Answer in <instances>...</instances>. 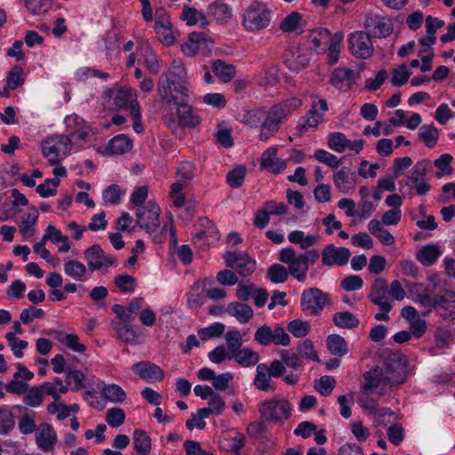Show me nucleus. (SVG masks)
Wrapping results in <instances>:
<instances>
[{
  "instance_id": "nucleus-1",
  "label": "nucleus",
  "mask_w": 455,
  "mask_h": 455,
  "mask_svg": "<svg viewBox=\"0 0 455 455\" xmlns=\"http://www.w3.org/2000/svg\"><path fill=\"white\" fill-rule=\"evenodd\" d=\"M157 90L162 101L167 105L172 104L175 95H181L182 100L186 99L187 93H188V76L180 59H174L168 73L161 76Z\"/></svg>"
},
{
  "instance_id": "nucleus-2",
  "label": "nucleus",
  "mask_w": 455,
  "mask_h": 455,
  "mask_svg": "<svg viewBox=\"0 0 455 455\" xmlns=\"http://www.w3.org/2000/svg\"><path fill=\"white\" fill-rule=\"evenodd\" d=\"M302 102L299 99L291 98L272 106L268 111L264 110L259 135V140L266 141L274 136L279 131L282 123L292 111L299 108Z\"/></svg>"
},
{
  "instance_id": "nucleus-3",
  "label": "nucleus",
  "mask_w": 455,
  "mask_h": 455,
  "mask_svg": "<svg viewBox=\"0 0 455 455\" xmlns=\"http://www.w3.org/2000/svg\"><path fill=\"white\" fill-rule=\"evenodd\" d=\"M271 22V12L266 4L253 1L243 11L242 24L247 31L267 28Z\"/></svg>"
},
{
  "instance_id": "nucleus-4",
  "label": "nucleus",
  "mask_w": 455,
  "mask_h": 455,
  "mask_svg": "<svg viewBox=\"0 0 455 455\" xmlns=\"http://www.w3.org/2000/svg\"><path fill=\"white\" fill-rule=\"evenodd\" d=\"M259 411L263 420L282 424L290 418L291 405L285 399H270L259 403Z\"/></svg>"
},
{
  "instance_id": "nucleus-5",
  "label": "nucleus",
  "mask_w": 455,
  "mask_h": 455,
  "mask_svg": "<svg viewBox=\"0 0 455 455\" xmlns=\"http://www.w3.org/2000/svg\"><path fill=\"white\" fill-rule=\"evenodd\" d=\"M330 304V295L316 287L304 290L300 295L299 306L308 315L316 316Z\"/></svg>"
},
{
  "instance_id": "nucleus-6",
  "label": "nucleus",
  "mask_w": 455,
  "mask_h": 455,
  "mask_svg": "<svg viewBox=\"0 0 455 455\" xmlns=\"http://www.w3.org/2000/svg\"><path fill=\"white\" fill-rule=\"evenodd\" d=\"M407 360L405 355L392 353L384 361V375L389 386L403 384L407 378Z\"/></svg>"
},
{
  "instance_id": "nucleus-7",
  "label": "nucleus",
  "mask_w": 455,
  "mask_h": 455,
  "mask_svg": "<svg viewBox=\"0 0 455 455\" xmlns=\"http://www.w3.org/2000/svg\"><path fill=\"white\" fill-rule=\"evenodd\" d=\"M278 259L288 265L289 275L299 283H304L307 280L308 267L305 262L304 256L296 254L292 247H286L280 251Z\"/></svg>"
},
{
  "instance_id": "nucleus-8",
  "label": "nucleus",
  "mask_w": 455,
  "mask_h": 455,
  "mask_svg": "<svg viewBox=\"0 0 455 455\" xmlns=\"http://www.w3.org/2000/svg\"><path fill=\"white\" fill-rule=\"evenodd\" d=\"M161 209L155 201H148L144 206L137 207L135 216L138 226L152 234L160 227Z\"/></svg>"
},
{
  "instance_id": "nucleus-9",
  "label": "nucleus",
  "mask_w": 455,
  "mask_h": 455,
  "mask_svg": "<svg viewBox=\"0 0 455 455\" xmlns=\"http://www.w3.org/2000/svg\"><path fill=\"white\" fill-rule=\"evenodd\" d=\"M227 267L245 277L256 269V261L246 251H226L223 255Z\"/></svg>"
},
{
  "instance_id": "nucleus-10",
  "label": "nucleus",
  "mask_w": 455,
  "mask_h": 455,
  "mask_svg": "<svg viewBox=\"0 0 455 455\" xmlns=\"http://www.w3.org/2000/svg\"><path fill=\"white\" fill-rule=\"evenodd\" d=\"M349 49L357 59L365 60L373 55L374 47L366 31H355L348 38Z\"/></svg>"
},
{
  "instance_id": "nucleus-11",
  "label": "nucleus",
  "mask_w": 455,
  "mask_h": 455,
  "mask_svg": "<svg viewBox=\"0 0 455 455\" xmlns=\"http://www.w3.org/2000/svg\"><path fill=\"white\" fill-rule=\"evenodd\" d=\"M364 28L370 36L386 38L393 33V23L390 20L377 15L367 14L364 20Z\"/></svg>"
},
{
  "instance_id": "nucleus-12",
  "label": "nucleus",
  "mask_w": 455,
  "mask_h": 455,
  "mask_svg": "<svg viewBox=\"0 0 455 455\" xmlns=\"http://www.w3.org/2000/svg\"><path fill=\"white\" fill-rule=\"evenodd\" d=\"M328 110V104L325 100L319 99L317 100H314L311 104V108L307 113V116L305 120L299 123L297 126V131L299 136H302V134L308 128H315L319 125L320 123L323 120V114Z\"/></svg>"
},
{
  "instance_id": "nucleus-13",
  "label": "nucleus",
  "mask_w": 455,
  "mask_h": 455,
  "mask_svg": "<svg viewBox=\"0 0 455 455\" xmlns=\"http://www.w3.org/2000/svg\"><path fill=\"white\" fill-rule=\"evenodd\" d=\"M84 256L87 261L88 269L92 273L103 267L108 268L116 262L115 258L106 255L99 244L87 248L84 251Z\"/></svg>"
},
{
  "instance_id": "nucleus-14",
  "label": "nucleus",
  "mask_w": 455,
  "mask_h": 455,
  "mask_svg": "<svg viewBox=\"0 0 455 455\" xmlns=\"http://www.w3.org/2000/svg\"><path fill=\"white\" fill-rule=\"evenodd\" d=\"M432 308L444 320L455 319V292L445 290L435 295Z\"/></svg>"
},
{
  "instance_id": "nucleus-15",
  "label": "nucleus",
  "mask_w": 455,
  "mask_h": 455,
  "mask_svg": "<svg viewBox=\"0 0 455 455\" xmlns=\"http://www.w3.org/2000/svg\"><path fill=\"white\" fill-rule=\"evenodd\" d=\"M37 447L44 452L52 451L58 442V436L52 426L44 422L38 425L35 434Z\"/></svg>"
},
{
  "instance_id": "nucleus-16",
  "label": "nucleus",
  "mask_w": 455,
  "mask_h": 455,
  "mask_svg": "<svg viewBox=\"0 0 455 455\" xmlns=\"http://www.w3.org/2000/svg\"><path fill=\"white\" fill-rule=\"evenodd\" d=\"M188 93L185 100L181 99V95H175L172 103L177 106L179 124L185 127H196L200 123V118L194 115L192 107L188 104Z\"/></svg>"
},
{
  "instance_id": "nucleus-17",
  "label": "nucleus",
  "mask_w": 455,
  "mask_h": 455,
  "mask_svg": "<svg viewBox=\"0 0 455 455\" xmlns=\"http://www.w3.org/2000/svg\"><path fill=\"white\" fill-rule=\"evenodd\" d=\"M350 251L346 247L326 245L322 251V263L324 266H344L348 262Z\"/></svg>"
},
{
  "instance_id": "nucleus-18",
  "label": "nucleus",
  "mask_w": 455,
  "mask_h": 455,
  "mask_svg": "<svg viewBox=\"0 0 455 455\" xmlns=\"http://www.w3.org/2000/svg\"><path fill=\"white\" fill-rule=\"evenodd\" d=\"M387 292V280L379 277L372 283L368 298L373 304L377 305L379 309L391 310L393 306L388 301Z\"/></svg>"
},
{
  "instance_id": "nucleus-19",
  "label": "nucleus",
  "mask_w": 455,
  "mask_h": 455,
  "mask_svg": "<svg viewBox=\"0 0 455 455\" xmlns=\"http://www.w3.org/2000/svg\"><path fill=\"white\" fill-rule=\"evenodd\" d=\"M200 226L204 229L199 230L193 237L194 243L198 247L209 246L211 243L218 241L220 233L215 226L208 218L200 219Z\"/></svg>"
},
{
  "instance_id": "nucleus-20",
  "label": "nucleus",
  "mask_w": 455,
  "mask_h": 455,
  "mask_svg": "<svg viewBox=\"0 0 455 455\" xmlns=\"http://www.w3.org/2000/svg\"><path fill=\"white\" fill-rule=\"evenodd\" d=\"M132 371L148 382H159L164 377L163 370L149 361L136 363L132 367Z\"/></svg>"
},
{
  "instance_id": "nucleus-21",
  "label": "nucleus",
  "mask_w": 455,
  "mask_h": 455,
  "mask_svg": "<svg viewBox=\"0 0 455 455\" xmlns=\"http://www.w3.org/2000/svg\"><path fill=\"white\" fill-rule=\"evenodd\" d=\"M213 44V40L208 37L203 32H192L188 36V41L182 44L181 50L187 56H195L199 49L204 45L206 48Z\"/></svg>"
},
{
  "instance_id": "nucleus-22",
  "label": "nucleus",
  "mask_w": 455,
  "mask_h": 455,
  "mask_svg": "<svg viewBox=\"0 0 455 455\" xmlns=\"http://www.w3.org/2000/svg\"><path fill=\"white\" fill-rule=\"evenodd\" d=\"M277 148L275 147L265 150L261 156L259 168L267 170L274 174L281 173L286 168L285 161L276 157Z\"/></svg>"
},
{
  "instance_id": "nucleus-23",
  "label": "nucleus",
  "mask_w": 455,
  "mask_h": 455,
  "mask_svg": "<svg viewBox=\"0 0 455 455\" xmlns=\"http://www.w3.org/2000/svg\"><path fill=\"white\" fill-rule=\"evenodd\" d=\"M363 379L364 383L361 386V390L367 395L371 394L372 390L380 385H389L386 379L382 368L379 366L364 372Z\"/></svg>"
},
{
  "instance_id": "nucleus-24",
  "label": "nucleus",
  "mask_w": 455,
  "mask_h": 455,
  "mask_svg": "<svg viewBox=\"0 0 455 455\" xmlns=\"http://www.w3.org/2000/svg\"><path fill=\"white\" fill-rule=\"evenodd\" d=\"M210 398L209 407L199 409L200 416L197 417L199 427H205L204 419L210 417L211 414L220 415L225 410V402L219 394H214Z\"/></svg>"
},
{
  "instance_id": "nucleus-25",
  "label": "nucleus",
  "mask_w": 455,
  "mask_h": 455,
  "mask_svg": "<svg viewBox=\"0 0 455 455\" xmlns=\"http://www.w3.org/2000/svg\"><path fill=\"white\" fill-rule=\"evenodd\" d=\"M227 312L240 323H247L254 315L253 309L249 305L237 301L229 303Z\"/></svg>"
},
{
  "instance_id": "nucleus-26",
  "label": "nucleus",
  "mask_w": 455,
  "mask_h": 455,
  "mask_svg": "<svg viewBox=\"0 0 455 455\" xmlns=\"http://www.w3.org/2000/svg\"><path fill=\"white\" fill-rule=\"evenodd\" d=\"M132 148V140L125 134H119L111 139L105 150L108 155H123Z\"/></svg>"
},
{
  "instance_id": "nucleus-27",
  "label": "nucleus",
  "mask_w": 455,
  "mask_h": 455,
  "mask_svg": "<svg viewBox=\"0 0 455 455\" xmlns=\"http://www.w3.org/2000/svg\"><path fill=\"white\" fill-rule=\"evenodd\" d=\"M442 255V251L437 244H427L422 246L416 252V259L425 267H430L435 263Z\"/></svg>"
},
{
  "instance_id": "nucleus-28",
  "label": "nucleus",
  "mask_w": 455,
  "mask_h": 455,
  "mask_svg": "<svg viewBox=\"0 0 455 455\" xmlns=\"http://www.w3.org/2000/svg\"><path fill=\"white\" fill-rule=\"evenodd\" d=\"M354 70L347 68H336L331 77V84L337 89L350 87L355 81Z\"/></svg>"
},
{
  "instance_id": "nucleus-29",
  "label": "nucleus",
  "mask_w": 455,
  "mask_h": 455,
  "mask_svg": "<svg viewBox=\"0 0 455 455\" xmlns=\"http://www.w3.org/2000/svg\"><path fill=\"white\" fill-rule=\"evenodd\" d=\"M410 291L416 297V301H418L422 307H432L434 305L435 297H432L431 291L422 283H413Z\"/></svg>"
},
{
  "instance_id": "nucleus-30",
  "label": "nucleus",
  "mask_w": 455,
  "mask_h": 455,
  "mask_svg": "<svg viewBox=\"0 0 455 455\" xmlns=\"http://www.w3.org/2000/svg\"><path fill=\"white\" fill-rule=\"evenodd\" d=\"M212 68L214 75L224 83L231 81L235 76V68L220 60H215Z\"/></svg>"
},
{
  "instance_id": "nucleus-31",
  "label": "nucleus",
  "mask_w": 455,
  "mask_h": 455,
  "mask_svg": "<svg viewBox=\"0 0 455 455\" xmlns=\"http://www.w3.org/2000/svg\"><path fill=\"white\" fill-rule=\"evenodd\" d=\"M333 182L336 188L343 194H348L355 190V181L344 169L334 173Z\"/></svg>"
},
{
  "instance_id": "nucleus-32",
  "label": "nucleus",
  "mask_w": 455,
  "mask_h": 455,
  "mask_svg": "<svg viewBox=\"0 0 455 455\" xmlns=\"http://www.w3.org/2000/svg\"><path fill=\"white\" fill-rule=\"evenodd\" d=\"M233 359L242 367H251L259 363V355L252 349L244 347L235 352Z\"/></svg>"
},
{
  "instance_id": "nucleus-33",
  "label": "nucleus",
  "mask_w": 455,
  "mask_h": 455,
  "mask_svg": "<svg viewBox=\"0 0 455 455\" xmlns=\"http://www.w3.org/2000/svg\"><path fill=\"white\" fill-rule=\"evenodd\" d=\"M101 395L106 400L114 403H122L127 397L125 391L116 384L104 385Z\"/></svg>"
},
{
  "instance_id": "nucleus-34",
  "label": "nucleus",
  "mask_w": 455,
  "mask_h": 455,
  "mask_svg": "<svg viewBox=\"0 0 455 455\" xmlns=\"http://www.w3.org/2000/svg\"><path fill=\"white\" fill-rule=\"evenodd\" d=\"M134 449L139 455H148L151 450V439L146 431L136 429L133 432Z\"/></svg>"
},
{
  "instance_id": "nucleus-35",
  "label": "nucleus",
  "mask_w": 455,
  "mask_h": 455,
  "mask_svg": "<svg viewBox=\"0 0 455 455\" xmlns=\"http://www.w3.org/2000/svg\"><path fill=\"white\" fill-rule=\"evenodd\" d=\"M327 347L331 355L344 356L347 354V345L343 337L339 334H331L326 339Z\"/></svg>"
},
{
  "instance_id": "nucleus-36",
  "label": "nucleus",
  "mask_w": 455,
  "mask_h": 455,
  "mask_svg": "<svg viewBox=\"0 0 455 455\" xmlns=\"http://www.w3.org/2000/svg\"><path fill=\"white\" fill-rule=\"evenodd\" d=\"M86 267L76 259H68L64 263V272L67 275L77 280H86Z\"/></svg>"
},
{
  "instance_id": "nucleus-37",
  "label": "nucleus",
  "mask_w": 455,
  "mask_h": 455,
  "mask_svg": "<svg viewBox=\"0 0 455 455\" xmlns=\"http://www.w3.org/2000/svg\"><path fill=\"white\" fill-rule=\"evenodd\" d=\"M418 136L427 148H432L438 141L439 132L434 124H424L419 128Z\"/></svg>"
},
{
  "instance_id": "nucleus-38",
  "label": "nucleus",
  "mask_w": 455,
  "mask_h": 455,
  "mask_svg": "<svg viewBox=\"0 0 455 455\" xmlns=\"http://www.w3.org/2000/svg\"><path fill=\"white\" fill-rule=\"evenodd\" d=\"M209 15L212 16L219 23H227L232 16L227 4L214 2L208 7Z\"/></svg>"
},
{
  "instance_id": "nucleus-39",
  "label": "nucleus",
  "mask_w": 455,
  "mask_h": 455,
  "mask_svg": "<svg viewBox=\"0 0 455 455\" xmlns=\"http://www.w3.org/2000/svg\"><path fill=\"white\" fill-rule=\"evenodd\" d=\"M430 167L431 161L429 159L425 158L417 162L407 177L408 181L419 182L426 180V176Z\"/></svg>"
},
{
  "instance_id": "nucleus-40",
  "label": "nucleus",
  "mask_w": 455,
  "mask_h": 455,
  "mask_svg": "<svg viewBox=\"0 0 455 455\" xmlns=\"http://www.w3.org/2000/svg\"><path fill=\"white\" fill-rule=\"evenodd\" d=\"M268 367L265 363H259L257 365V374L253 380V385L260 391H268L271 389L270 380L271 376L267 372Z\"/></svg>"
},
{
  "instance_id": "nucleus-41",
  "label": "nucleus",
  "mask_w": 455,
  "mask_h": 455,
  "mask_svg": "<svg viewBox=\"0 0 455 455\" xmlns=\"http://www.w3.org/2000/svg\"><path fill=\"white\" fill-rule=\"evenodd\" d=\"M333 323L339 328L353 329L359 325V320L349 311L337 312L332 316Z\"/></svg>"
},
{
  "instance_id": "nucleus-42",
  "label": "nucleus",
  "mask_w": 455,
  "mask_h": 455,
  "mask_svg": "<svg viewBox=\"0 0 455 455\" xmlns=\"http://www.w3.org/2000/svg\"><path fill=\"white\" fill-rule=\"evenodd\" d=\"M60 148H59L53 140L47 138L43 145H42V152L45 158H47L48 162L51 165H58L60 164Z\"/></svg>"
},
{
  "instance_id": "nucleus-43",
  "label": "nucleus",
  "mask_w": 455,
  "mask_h": 455,
  "mask_svg": "<svg viewBox=\"0 0 455 455\" xmlns=\"http://www.w3.org/2000/svg\"><path fill=\"white\" fill-rule=\"evenodd\" d=\"M225 339L228 351V359L231 360L235 353L241 349L243 338L239 331L231 330L226 333Z\"/></svg>"
},
{
  "instance_id": "nucleus-44",
  "label": "nucleus",
  "mask_w": 455,
  "mask_h": 455,
  "mask_svg": "<svg viewBox=\"0 0 455 455\" xmlns=\"http://www.w3.org/2000/svg\"><path fill=\"white\" fill-rule=\"evenodd\" d=\"M59 342L64 344L67 347L76 353H84L86 350L85 345L80 343L79 337L76 334H64L58 332Z\"/></svg>"
},
{
  "instance_id": "nucleus-45",
  "label": "nucleus",
  "mask_w": 455,
  "mask_h": 455,
  "mask_svg": "<svg viewBox=\"0 0 455 455\" xmlns=\"http://www.w3.org/2000/svg\"><path fill=\"white\" fill-rule=\"evenodd\" d=\"M297 353L301 359L311 360L314 362H320V358L315 350L313 342L307 339L303 340L297 348Z\"/></svg>"
},
{
  "instance_id": "nucleus-46",
  "label": "nucleus",
  "mask_w": 455,
  "mask_h": 455,
  "mask_svg": "<svg viewBox=\"0 0 455 455\" xmlns=\"http://www.w3.org/2000/svg\"><path fill=\"white\" fill-rule=\"evenodd\" d=\"M336 385V380L331 376H323L314 381V388L323 396L331 395Z\"/></svg>"
},
{
  "instance_id": "nucleus-47",
  "label": "nucleus",
  "mask_w": 455,
  "mask_h": 455,
  "mask_svg": "<svg viewBox=\"0 0 455 455\" xmlns=\"http://www.w3.org/2000/svg\"><path fill=\"white\" fill-rule=\"evenodd\" d=\"M15 427L14 416L4 407H0V435H8Z\"/></svg>"
},
{
  "instance_id": "nucleus-48",
  "label": "nucleus",
  "mask_w": 455,
  "mask_h": 455,
  "mask_svg": "<svg viewBox=\"0 0 455 455\" xmlns=\"http://www.w3.org/2000/svg\"><path fill=\"white\" fill-rule=\"evenodd\" d=\"M117 337L124 343H133L137 339V333L132 325L112 323Z\"/></svg>"
},
{
  "instance_id": "nucleus-49",
  "label": "nucleus",
  "mask_w": 455,
  "mask_h": 455,
  "mask_svg": "<svg viewBox=\"0 0 455 455\" xmlns=\"http://www.w3.org/2000/svg\"><path fill=\"white\" fill-rule=\"evenodd\" d=\"M267 275L270 281L274 283H284L289 276L287 268L278 263L270 266L267 269Z\"/></svg>"
},
{
  "instance_id": "nucleus-50",
  "label": "nucleus",
  "mask_w": 455,
  "mask_h": 455,
  "mask_svg": "<svg viewBox=\"0 0 455 455\" xmlns=\"http://www.w3.org/2000/svg\"><path fill=\"white\" fill-rule=\"evenodd\" d=\"M26 7L33 15H42L48 12L52 6V0H25Z\"/></svg>"
},
{
  "instance_id": "nucleus-51",
  "label": "nucleus",
  "mask_w": 455,
  "mask_h": 455,
  "mask_svg": "<svg viewBox=\"0 0 455 455\" xmlns=\"http://www.w3.org/2000/svg\"><path fill=\"white\" fill-rule=\"evenodd\" d=\"M246 173V168L243 165H238L227 174V182L232 188H238L242 186Z\"/></svg>"
},
{
  "instance_id": "nucleus-52",
  "label": "nucleus",
  "mask_w": 455,
  "mask_h": 455,
  "mask_svg": "<svg viewBox=\"0 0 455 455\" xmlns=\"http://www.w3.org/2000/svg\"><path fill=\"white\" fill-rule=\"evenodd\" d=\"M136 279L132 275L123 274L116 276L115 284L123 293L133 292L136 287Z\"/></svg>"
},
{
  "instance_id": "nucleus-53",
  "label": "nucleus",
  "mask_w": 455,
  "mask_h": 455,
  "mask_svg": "<svg viewBox=\"0 0 455 455\" xmlns=\"http://www.w3.org/2000/svg\"><path fill=\"white\" fill-rule=\"evenodd\" d=\"M38 212L35 208H33L32 212H28L22 216L20 231L24 236L32 235L34 234L32 228L36 224Z\"/></svg>"
},
{
  "instance_id": "nucleus-54",
  "label": "nucleus",
  "mask_w": 455,
  "mask_h": 455,
  "mask_svg": "<svg viewBox=\"0 0 455 455\" xmlns=\"http://www.w3.org/2000/svg\"><path fill=\"white\" fill-rule=\"evenodd\" d=\"M452 161V156L450 154H443L441 156L434 161V164L436 168L439 169V172L436 173L437 178H442L445 175H451L452 168L451 166V163Z\"/></svg>"
},
{
  "instance_id": "nucleus-55",
  "label": "nucleus",
  "mask_w": 455,
  "mask_h": 455,
  "mask_svg": "<svg viewBox=\"0 0 455 455\" xmlns=\"http://www.w3.org/2000/svg\"><path fill=\"white\" fill-rule=\"evenodd\" d=\"M263 108H255L246 111L243 116L242 122L251 128H260L263 119Z\"/></svg>"
},
{
  "instance_id": "nucleus-56",
  "label": "nucleus",
  "mask_w": 455,
  "mask_h": 455,
  "mask_svg": "<svg viewBox=\"0 0 455 455\" xmlns=\"http://www.w3.org/2000/svg\"><path fill=\"white\" fill-rule=\"evenodd\" d=\"M225 331V325L221 323H215L209 327L198 330L199 338L205 341L213 338L220 337Z\"/></svg>"
},
{
  "instance_id": "nucleus-57",
  "label": "nucleus",
  "mask_w": 455,
  "mask_h": 455,
  "mask_svg": "<svg viewBox=\"0 0 455 455\" xmlns=\"http://www.w3.org/2000/svg\"><path fill=\"white\" fill-rule=\"evenodd\" d=\"M348 145V140L341 132H332L329 135L328 146L331 149L342 153Z\"/></svg>"
},
{
  "instance_id": "nucleus-58",
  "label": "nucleus",
  "mask_w": 455,
  "mask_h": 455,
  "mask_svg": "<svg viewBox=\"0 0 455 455\" xmlns=\"http://www.w3.org/2000/svg\"><path fill=\"white\" fill-rule=\"evenodd\" d=\"M287 330L296 338H303L310 331V325L307 322L299 319L291 321L287 325Z\"/></svg>"
},
{
  "instance_id": "nucleus-59",
  "label": "nucleus",
  "mask_w": 455,
  "mask_h": 455,
  "mask_svg": "<svg viewBox=\"0 0 455 455\" xmlns=\"http://www.w3.org/2000/svg\"><path fill=\"white\" fill-rule=\"evenodd\" d=\"M5 339L8 341V345L13 352V355L17 358H21L23 356L22 350L28 347V343L26 340L20 339L14 336V333L12 332H7L5 334Z\"/></svg>"
},
{
  "instance_id": "nucleus-60",
  "label": "nucleus",
  "mask_w": 455,
  "mask_h": 455,
  "mask_svg": "<svg viewBox=\"0 0 455 455\" xmlns=\"http://www.w3.org/2000/svg\"><path fill=\"white\" fill-rule=\"evenodd\" d=\"M302 16L298 12H292L287 15L280 23L279 28L283 32H292L299 25Z\"/></svg>"
},
{
  "instance_id": "nucleus-61",
  "label": "nucleus",
  "mask_w": 455,
  "mask_h": 455,
  "mask_svg": "<svg viewBox=\"0 0 455 455\" xmlns=\"http://www.w3.org/2000/svg\"><path fill=\"white\" fill-rule=\"evenodd\" d=\"M125 412L121 408H111L107 411L106 421L111 427H118L124 424Z\"/></svg>"
},
{
  "instance_id": "nucleus-62",
  "label": "nucleus",
  "mask_w": 455,
  "mask_h": 455,
  "mask_svg": "<svg viewBox=\"0 0 455 455\" xmlns=\"http://www.w3.org/2000/svg\"><path fill=\"white\" fill-rule=\"evenodd\" d=\"M314 157L331 168L339 167L342 161V159H339L336 156L324 149H317L314 154Z\"/></svg>"
},
{
  "instance_id": "nucleus-63",
  "label": "nucleus",
  "mask_w": 455,
  "mask_h": 455,
  "mask_svg": "<svg viewBox=\"0 0 455 455\" xmlns=\"http://www.w3.org/2000/svg\"><path fill=\"white\" fill-rule=\"evenodd\" d=\"M331 32L323 28H320L315 30H312L307 36L308 42L313 45V47L316 50L319 48L323 43V41H326L330 38Z\"/></svg>"
},
{
  "instance_id": "nucleus-64",
  "label": "nucleus",
  "mask_w": 455,
  "mask_h": 455,
  "mask_svg": "<svg viewBox=\"0 0 455 455\" xmlns=\"http://www.w3.org/2000/svg\"><path fill=\"white\" fill-rule=\"evenodd\" d=\"M254 339L262 346L273 344V330L267 325L259 327L254 334Z\"/></svg>"
}]
</instances>
